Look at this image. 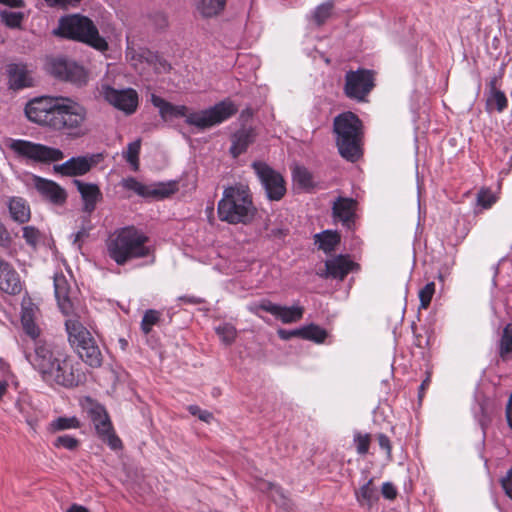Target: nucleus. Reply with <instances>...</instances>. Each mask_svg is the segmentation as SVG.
I'll use <instances>...</instances> for the list:
<instances>
[{"instance_id": "473e14b6", "label": "nucleus", "mask_w": 512, "mask_h": 512, "mask_svg": "<svg viewBox=\"0 0 512 512\" xmlns=\"http://www.w3.org/2000/svg\"><path fill=\"white\" fill-rule=\"evenodd\" d=\"M141 149V140L137 139L127 145V149L122 152L123 158L130 164L134 171L139 169V154Z\"/></svg>"}, {"instance_id": "09e8293b", "label": "nucleus", "mask_w": 512, "mask_h": 512, "mask_svg": "<svg viewBox=\"0 0 512 512\" xmlns=\"http://www.w3.org/2000/svg\"><path fill=\"white\" fill-rule=\"evenodd\" d=\"M174 191L175 188L172 185L159 184L155 188H150V196L164 198L174 193Z\"/></svg>"}, {"instance_id": "b1692460", "label": "nucleus", "mask_w": 512, "mask_h": 512, "mask_svg": "<svg viewBox=\"0 0 512 512\" xmlns=\"http://www.w3.org/2000/svg\"><path fill=\"white\" fill-rule=\"evenodd\" d=\"M7 75L10 88L14 90L32 86V78L27 66L23 63H12L7 67Z\"/></svg>"}, {"instance_id": "39448f33", "label": "nucleus", "mask_w": 512, "mask_h": 512, "mask_svg": "<svg viewBox=\"0 0 512 512\" xmlns=\"http://www.w3.org/2000/svg\"><path fill=\"white\" fill-rule=\"evenodd\" d=\"M336 146L342 158L356 162L362 156V122L352 112L337 115L333 121Z\"/></svg>"}, {"instance_id": "f03ea898", "label": "nucleus", "mask_w": 512, "mask_h": 512, "mask_svg": "<svg viewBox=\"0 0 512 512\" xmlns=\"http://www.w3.org/2000/svg\"><path fill=\"white\" fill-rule=\"evenodd\" d=\"M25 114L31 122L72 139L88 132L87 109L68 97H36L26 104Z\"/></svg>"}, {"instance_id": "052dcab7", "label": "nucleus", "mask_w": 512, "mask_h": 512, "mask_svg": "<svg viewBox=\"0 0 512 512\" xmlns=\"http://www.w3.org/2000/svg\"><path fill=\"white\" fill-rule=\"evenodd\" d=\"M66 512H89L87 508L82 505L73 504Z\"/></svg>"}, {"instance_id": "ea45409f", "label": "nucleus", "mask_w": 512, "mask_h": 512, "mask_svg": "<svg viewBox=\"0 0 512 512\" xmlns=\"http://www.w3.org/2000/svg\"><path fill=\"white\" fill-rule=\"evenodd\" d=\"M510 353H512V323L505 327L500 345V355L502 358Z\"/></svg>"}, {"instance_id": "4be33fe9", "label": "nucleus", "mask_w": 512, "mask_h": 512, "mask_svg": "<svg viewBox=\"0 0 512 512\" xmlns=\"http://www.w3.org/2000/svg\"><path fill=\"white\" fill-rule=\"evenodd\" d=\"M0 290L15 295L21 291L18 273L12 266L0 257Z\"/></svg>"}, {"instance_id": "5fc2aeb1", "label": "nucleus", "mask_w": 512, "mask_h": 512, "mask_svg": "<svg viewBox=\"0 0 512 512\" xmlns=\"http://www.w3.org/2000/svg\"><path fill=\"white\" fill-rule=\"evenodd\" d=\"M81 0H45V2L49 6H59V7H75L80 3Z\"/></svg>"}, {"instance_id": "e2e57ef3", "label": "nucleus", "mask_w": 512, "mask_h": 512, "mask_svg": "<svg viewBox=\"0 0 512 512\" xmlns=\"http://www.w3.org/2000/svg\"><path fill=\"white\" fill-rule=\"evenodd\" d=\"M180 300L183 302H186V303H190V304H197L200 302V300L197 299L196 297H187V296L180 297Z\"/></svg>"}, {"instance_id": "774afa93", "label": "nucleus", "mask_w": 512, "mask_h": 512, "mask_svg": "<svg viewBox=\"0 0 512 512\" xmlns=\"http://www.w3.org/2000/svg\"><path fill=\"white\" fill-rule=\"evenodd\" d=\"M479 201H480V202H483V200H482V196H481V195L479 196Z\"/></svg>"}, {"instance_id": "5701e85b", "label": "nucleus", "mask_w": 512, "mask_h": 512, "mask_svg": "<svg viewBox=\"0 0 512 512\" xmlns=\"http://www.w3.org/2000/svg\"><path fill=\"white\" fill-rule=\"evenodd\" d=\"M78 192L83 201L84 212L90 214L96 208V204L102 198V193L99 187L93 183H85L81 180H74Z\"/></svg>"}, {"instance_id": "6e6552de", "label": "nucleus", "mask_w": 512, "mask_h": 512, "mask_svg": "<svg viewBox=\"0 0 512 512\" xmlns=\"http://www.w3.org/2000/svg\"><path fill=\"white\" fill-rule=\"evenodd\" d=\"M65 326L69 343L78 356L90 367H100L102 353L89 330L74 318L67 319Z\"/></svg>"}, {"instance_id": "20e7f679", "label": "nucleus", "mask_w": 512, "mask_h": 512, "mask_svg": "<svg viewBox=\"0 0 512 512\" xmlns=\"http://www.w3.org/2000/svg\"><path fill=\"white\" fill-rule=\"evenodd\" d=\"M108 256L118 265L145 258L152 254L149 238L134 226L120 228L107 240Z\"/></svg>"}, {"instance_id": "4468645a", "label": "nucleus", "mask_w": 512, "mask_h": 512, "mask_svg": "<svg viewBox=\"0 0 512 512\" xmlns=\"http://www.w3.org/2000/svg\"><path fill=\"white\" fill-rule=\"evenodd\" d=\"M50 72L57 78L77 85L86 82V73L82 66L65 58L53 59L50 63Z\"/></svg>"}, {"instance_id": "8fccbe9b", "label": "nucleus", "mask_w": 512, "mask_h": 512, "mask_svg": "<svg viewBox=\"0 0 512 512\" xmlns=\"http://www.w3.org/2000/svg\"><path fill=\"white\" fill-rule=\"evenodd\" d=\"M501 487L504 493L512 500V466L507 470L506 474L501 478Z\"/></svg>"}, {"instance_id": "f3484780", "label": "nucleus", "mask_w": 512, "mask_h": 512, "mask_svg": "<svg viewBox=\"0 0 512 512\" xmlns=\"http://www.w3.org/2000/svg\"><path fill=\"white\" fill-rule=\"evenodd\" d=\"M258 308L270 313L275 319L284 324L296 323L304 315V307L299 303H295L292 306H284L269 300H263L258 304Z\"/></svg>"}, {"instance_id": "6e6d98bb", "label": "nucleus", "mask_w": 512, "mask_h": 512, "mask_svg": "<svg viewBox=\"0 0 512 512\" xmlns=\"http://www.w3.org/2000/svg\"><path fill=\"white\" fill-rule=\"evenodd\" d=\"M10 242V236L5 226L0 223V245L6 246Z\"/></svg>"}, {"instance_id": "1a4fd4ad", "label": "nucleus", "mask_w": 512, "mask_h": 512, "mask_svg": "<svg viewBox=\"0 0 512 512\" xmlns=\"http://www.w3.org/2000/svg\"><path fill=\"white\" fill-rule=\"evenodd\" d=\"M9 148L20 157L35 162L50 163L62 160L64 153L58 149L31 141L14 139L11 140Z\"/></svg>"}, {"instance_id": "3c124183", "label": "nucleus", "mask_w": 512, "mask_h": 512, "mask_svg": "<svg viewBox=\"0 0 512 512\" xmlns=\"http://www.w3.org/2000/svg\"><path fill=\"white\" fill-rule=\"evenodd\" d=\"M381 493L385 499L394 500L397 496V489L391 482H384Z\"/></svg>"}, {"instance_id": "c03bdc74", "label": "nucleus", "mask_w": 512, "mask_h": 512, "mask_svg": "<svg viewBox=\"0 0 512 512\" xmlns=\"http://www.w3.org/2000/svg\"><path fill=\"white\" fill-rule=\"evenodd\" d=\"M354 443L356 445V451L359 455H365L368 453L370 445L369 434L356 433L354 435Z\"/></svg>"}, {"instance_id": "a18cd8bd", "label": "nucleus", "mask_w": 512, "mask_h": 512, "mask_svg": "<svg viewBox=\"0 0 512 512\" xmlns=\"http://www.w3.org/2000/svg\"><path fill=\"white\" fill-rule=\"evenodd\" d=\"M474 416L484 434L485 428L490 422V416L483 404H478V406L474 409Z\"/></svg>"}, {"instance_id": "79ce46f5", "label": "nucleus", "mask_w": 512, "mask_h": 512, "mask_svg": "<svg viewBox=\"0 0 512 512\" xmlns=\"http://www.w3.org/2000/svg\"><path fill=\"white\" fill-rule=\"evenodd\" d=\"M53 445L56 448H64L73 451L79 446V440L70 435H61L54 440Z\"/></svg>"}, {"instance_id": "a19ab883", "label": "nucleus", "mask_w": 512, "mask_h": 512, "mask_svg": "<svg viewBox=\"0 0 512 512\" xmlns=\"http://www.w3.org/2000/svg\"><path fill=\"white\" fill-rule=\"evenodd\" d=\"M489 105L495 106L498 112H502L507 106V98L504 92L492 89L491 95L487 100Z\"/></svg>"}, {"instance_id": "c85d7f7f", "label": "nucleus", "mask_w": 512, "mask_h": 512, "mask_svg": "<svg viewBox=\"0 0 512 512\" xmlns=\"http://www.w3.org/2000/svg\"><path fill=\"white\" fill-rule=\"evenodd\" d=\"M227 0H195V7L199 14L205 18H210L221 13Z\"/></svg>"}, {"instance_id": "7ed1b4c3", "label": "nucleus", "mask_w": 512, "mask_h": 512, "mask_svg": "<svg viewBox=\"0 0 512 512\" xmlns=\"http://www.w3.org/2000/svg\"><path fill=\"white\" fill-rule=\"evenodd\" d=\"M152 104L159 109L163 118L186 117V123L199 129H207L221 124L237 112V106L230 100H223L209 109L187 114V107L184 105L175 106L163 98L152 94Z\"/></svg>"}, {"instance_id": "de8ad7c7", "label": "nucleus", "mask_w": 512, "mask_h": 512, "mask_svg": "<svg viewBox=\"0 0 512 512\" xmlns=\"http://www.w3.org/2000/svg\"><path fill=\"white\" fill-rule=\"evenodd\" d=\"M188 411L191 415L198 417L199 420L205 423H211L214 419V416L208 410H203L197 405L188 406Z\"/></svg>"}, {"instance_id": "2f4dec72", "label": "nucleus", "mask_w": 512, "mask_h": 512, "mask_svg": "<svg viewBox=\"0 0 512 512\" xmlns=\"http://www.w3.org/2000/svg\"><path fill=\"white\" fill-rule=\"evenodd\" d=\"M327 337V331L316 324H309L301 327V339L310 340L315 343H323Z\"/></svg>"}, {"instance_id": "0eeeda50", "label": "nucleus", "mask_w": 512, "mask_h": 512, "mask_svg": "<svg viewBox=\"0 0 512 512\" xmlns=\"http://www.w3.org/2000/svg\"><path fill=\"white\" fill-rule=\"evenodd\" d=\"M55 33L86 43L99 51H105L108 48L106 40L99 35L92 20L79 14L61 18Z\"/></svg>"}, {"instance_id": "6ab92c4d", "label": "nucleus", "mask_w": 512, "mask_h": 512, "mask_svg": "<svg viewBox=\"0 0 512 512\" xmlns=\"http://www.w3.org/2000/svg\"><path fill=\"white\" fill-rule=\"evenodd\" d=\"M32 183L41 196L50 203L61 206L67 200V193L64 188L52 180L32 175Z\"/></svg>"}, {"instance_id": "e433bc0d", "label": "nucleus", "mask_w": 512, "mask_h": 512, "mask_svg": "<svg viewBox=\"0 0 512 512\" xmlns=\"http://www.w3.org/2000/svg\"><path fill=\"white\" fill-rule=\"evenodd\" d=\"M215 331L221 341L226 345L231 344L236 337V329L229 323H222L218 325L215 327Z\"/></svg>"}, {"instance_id": "393cba45", "label": "nucleus", "mask_w": 512, "mask_h": 512, "mask_svg": "<svg viewBox=\"0 0 512 512\" xmlns=\"http://www.w3.org/2000/svg\"><path fill=\"white\" fill-rule=\"evenodd\" d=\"M54 292L62 313L69 314L72 311L73 304L70 298V287L65 276L55 275Z\"/></svg>"}, {"instance_id": "bf43d9fd", "label": "nucleus", "mask_w": 512, "mask_h": 512, "mask_svg": "<svg viewBox=\"0 0 512 512\" xmlns=\"http://www.w3.org/2000/svg\"><path fill=\"white\" fill-rule=\"evenodd\" d=\"M507 422L512 429V394L510 395L507 407H506Z\"/></svg>"}, {"instance_id": "9b49d317", "label": "nucleus", "mask_w": 512, "mask_h": 512, "mask_svg": "<svg viewBox=\"0 0 512 512\" xmlns=\"http://www.w3.org/2000/svg\"><path fill=\"white\" fill-rule=\"evenodd\" d=\"M99 95L114 108L126 115L133 114L138 107L139 97L133 88L116 89L102 81L98 86Z\"/></svg>"}, {"instance_id": "c9c22d12", "label": "nucleus", "mask_w": 512, "mask_h": 512, "mask_svg": "<svg viewBox=\"0 0 512 512\" xmlns=\"http://www.w3.org/2000/svg\"><path fill=\"white\" fill-rule=\"evenodd\" d=\"M122 186L127 190L134 191L136 194H138L140 196H143V197L150 196V187L142 184L141 182H139L137 179H135L133 177L123 179Z\"/></svg>"}, {"instance_id": "a878e982", "label": "nucleus", "mask_w": 512, "mask_h": 512, "mask_svg": "<svg viewBox=\"0 0 512 512\" xmlns=\"http://www.w3.org/2000/svg\"><path fill=\"white\" fill-rule=\"evenodd\" d=\"M7 206L10 216L15 222L24 224L30 220V207L24 198L17 196L10 197Z\"/></svg>"}, {"instance_id": "aec40b11", "label": "nucleus", "mask_w": 512, "mask_h": 512, "mask_svg": "<svg viewBox=\"0 0 512 512\" xmlns=\"http://www.w3.org/2000/svg\"><path fill=\"white\" fill-rule=\"evenodd\" d=\"M326 270L320 276L327 278L343 280L353 269L356 264L350 259L348 255H337L325 262Z\"/></svg>"}, {"instance_id": "ddd939ff", "label": "nucleus", "mask_w": 512, "mask_h": 512, "mask_svg": "<svg viewBox=\"0 0 512 512\" xmlns=\"http://www.w3.org/2000/svg\"><path fill=\"white\" fill-rule=\"evenodd\" d=\"M91 420L98 436L113 450L120 449L122 442L114 433L109 416L104 407L97 405L90 410Z\"/></svg>"}, {"instance_id": "58836bf2", "label": "nucleus", "mask_w": 512, "mask_h": 512, "mask_svg": "<svg viewBox=\"0 0 512 512\" xmlns=\"http://www.w3.org/2000/svg\"><path fill=\"white\" fill-rule=\"evenodd\" d=\"M160 318V313L156 310H147L141 321V329L145 334H148L152 327L157 324Z\"/></svg>"}, {"instance_id": "7c9ffc66", "label": "nucleus", "mask_w": 512, "mask_h": 512, "mask_svg": "<svg viewBox=\"0 0 512 512\" xmlns=\"http://www.w3.org/2000/svg\"><path fill=\"white\" fill-rule=\"evenodd\" d=\"M250 142L251 133L244 128L238 130L232 137V145L230 147V152L233 157H237L243 153Z\"/></svg>"}, {"instance_id": "69168bd1", "label": "nucleus", "mask_w": 512, "mask_h": 512, "mask_svg": "<svg viewBox=\"0 0 512 512\" xmlns=\"http://www.w3.org/2000/svg\"><path fill=\"white\" fill-rule=\"evenodd\" d=\"M429 383V379L427 378L426 380H424L421 385H420V390H424L426 385Z\"/></svg>"}, {"instance_id": "dca6fc26", "label": "nucleus", "mask_w": 512, "mask_h": 512, "mask_svg": "<svg viewBox=\"0 0 512 512\" xmlns=\"http://www.w3.org/2000/svg\"><path fill=\"white\" fill-rule=\"evenodd\" d=\"M100 159V154L72 157L62 164L54 165L53 169L55 173L63 176H81L97 165Z\"/></svg>"}, {"instance_id": "72a5a7b5", "label": "nucleus", "mask_w": 512, "mask_h": 512, "mask_svg": "<svg viewBox=\"0 0 512 512\" xmlns=\"http://www.w3.org/2000/svg\"><path fill=\"white\" fill-rule=\"evenodd\" d=\"M80 427V421L75 417H58L49 424L51 432H58Z\"/></svg>"}, {"instance_id": "412c9836", "label": "nucleus", "mask_w": 512, "mask_h": 512, "mask_svg": "<svg viewBox=\"0 0 512 512\" xmlns=\"http://www.w3.org/2000/svg\"><path fill=\"white\" fill-rule=\"evenodd\" d=\"M257 487L258 492L261 491L267 493L272 501L283 512H291L293 504L280 486L258 478Z\"/></svg>"}, {"instance_id": "bb28decb", "label": "nucleus", "mask_w": 512, "mask_h": 512, "mask_svg": "<svg viewBox=\"0 0 512 512\" xmlns=\"http://www.w3.org/2000/svg\"><path fill=\"white\" fill-rule=\"evenodd\" d=\"M293 183L303 191H311L315 187L313 173L305 166L296 165L292 170Z\"/></svg>"}, {"instance_id": "4d7b16f0", "label": "nucleus", "mask_w": 512, "mask_h": 512, "mask_svg": "<svg viewBox=\"0 0 512 512\" xmlns=\"http://www.w3.org/2000/svg\"><path fill=\"white\" fill-rule=\"evenodd\" d=\"M156 25L158 28H164L167 26V18L163 13H157L155 15Z\"/></svg>"}, {"instance_id": "9d476101", "label": "nucleus", "mask_w": 512, "mask_h": 512, "mask_svg": "<svg viewBox=\"0 0 512 512\" xmlns=\"http://www.w3.org/2000/svg\"><path fill=\"white\" fill-rule=\"evenodd\" d=\"M374 85V75L371 70H350L345 74L343 91L345 96L353 101L366 102Z\"/></svg>"}, {"instance_id": "f8f14e48", "label": "nucleus", "mask_w": 512, "mask_h": 512, "mask_svg": "<svg viewBox=\"0 0 512 512\" xmlns=\"http://www.w3.org/2000/svg\"><path fill=\"white\" fill-rule=\"evenodd\" d=\"M258 179L260 180L266 197L269 201H279L286 193V186L283 176L267 166L258 162Z\"/></svg>"}, {"instance_id": "f257e3e1", "label": "nucleus", "mask_w": 512, "mask_h": 512, "mask_svg": "<svg viewBox=\"0 0 512 512\" xmlns=\"http://www.w3.org/2000/svg\"><path fill=\"white\" fill-rule=\"evenodd\" d=\"M21 323L24 335L19 346L31 366L49 385L74 387L83 380V374L75 367L70 356L62 350L38 340L40 329L32 318V309L23 308Z\"/></svg>"}, {"instance_id": "680f3d73", "label": "nucleus", "mask_w": 512, "mask_h": 512, "mask_svg": "<svg viewBox=\"0 0 512 512\" xmlns=\"http://www.w3.org/2000/svg\"><path fill=\"white\" fill-rule=\"evenodd\" d=\"M87 236V232L83 229V230H80L78 231L75 235H74V240H73V243L74 244H77L83 237H86Z\"/></svg>"}, {"instance_id": "13d9d810", "label": "nucleus", "mask_w": 512, "mask_h": 512, "mask_svg": "<svg viewBox=\"0 0 512 512\" xmlns=\"http://www.w3.org/2000/svg\"><path fill=\"white\" fill-rule=\"evenodd\" d=\"M0 3L8 5L10 7L21 8L24 6L23 0H0Z\"/></svg>"}, {"instance_id": "0e129e2a", "label": "nucleus", "mask_w": 512, "mask_h": 512, "mask_svg": "<svg viewBox=\"0 0 512 512\" xmlns=\"http://www.w3.org/2000/svg\"><path fill=\"white\" fill-rule=\"evenodd\" d=\"M7 388H8L7 382L6 381H0V399L6 393Z\"/></svg>"}, {"instance_id": "2eb2a0df", "label": "nucleus", "mask_w": 512, "mask_h": 512, "mask_svg": "<svg viewBox=\"0 0 512 512\" xmlns=\"http://www.w3.org/2000/svg\"><path fill=\"white\" fill-rule=\"evenodd\" d=\"M50 72L57 78L77 85L86 82V73L82 66L65 58L53 59L50 63Z\"/></svg>"}, {"instance_id": "338daca9", "label": "nucleus", "mask_w": 512, "mask_h": 512, "mask_svg": "<svg viewBox=\"0 0 512 512\" xmlns=\"http://www.w3.org/2000/svg\"><path fill=\"white\" fill-rule=\"evenodd\" d=\"M251 167H252L254 170H256V161H253V162L251 163Z\"/></svg>"}, {"instance_id": "c756f323", "label": "nucleus", "mask_w": 512, "mask_h": 512, "mask_svg": "<svg viewBox=\"0 0 512 512\" xmlns=\"http://www.w3.org/2000/svg\"><path fill=\"white\" fill-rule=\"evenodd\" d=\"M339 242L340 236L336 231L325 230L315 235V243L325 253L333 251Z\"/></svg>"}, {"instance_id": "864d4df0", "label": "nucleus", "mask_w": 512, "mask_h": 512, "mask_svg": "<svg viewBox=\"0 0 512 512\" xmlns=\"http://www.w3.org/2000/svg\"><path fill=\"white\" fill-rule=\"evenodd\" d=\"M377 438L380 448L386 452L388 458H391L392 447L388 436L380 433Z\"/></svg>"}, {"instance_id": "603ef678", "label": "nucleus", "mask_w": 512, "mask_h": 512, "mask_svg": "<svg viewBox=\"0 0 512 512\" xmlns=\"http://www.w3.org/2000/svg\"><path fill=\"white\" fill-rule=\"evenodd\" d=\"M278 336L282 340H289L293 337L301 338V327L295 329H278Z\"/></svg>"}, {"instance_id": "cd10ccee", "label": "nucleus", "mask_w": 512, "mask_h": 512, "mask_svg": "<svg viewBox=\"0 0 512 512\" xmlns=\"http://www.w3.org/2000/svg\"><path fill=\"white\" fill-rule=\"evenodd\" d=\"M373 480L369 479L364 483L356 492V500L360 506H365L368 509L378 501L379 495L377 489L372 485Z\"/></svg>"}, {"instance_id": "f704fd0d", "label": "nucleus", "mask_w": 512, "mask_h": 512, "mask_svg": "<svg viewBox=\"0 0 512 512\" xmlns=\"http://www.w3.org/2000/svg\"><path fill=\"white\" fill-rule=\"evenodd\" d=\"M333 4L331 2H325L317 7L311 13V19L313 22L320 26L322 25L331 15Z\"/></svg>"}, {"instance_id": "a211bd4d", "label": "nucleus", "mask_w": 512, "mask_h": 512, "mask_svg": "<svg viewBox=\"0 0 512 512\" xmlns=\"http://www.w3.org/2000/svg\"><path fill=\"white\" fill-rule=\"evenodd\" d=\"M357 201L349 197H337L332 204V217L334 222L351 230L356 219Z\"/></svg>"}, {"instance_id": "423d86ee", "label": "nucleus", "mask_w": 512, "mask_h": 512, "mask_svg": "<svg viewBox=\"0 0 512 512\" xmlns=\"http://www.w3.org/2000/svg\"><path fill=\"white\" fill-rule=\"evenodd\" d=\"M252 212L253 197L247 185L236 184L224 189L217 206L221 221L229 224H245L252 218Z\"/></svg>"}, {"instance_id": "49530a36", "label": "nucleus", "mask_w": 512, "mask_h": 512, "mask_svg": "<svg viewBox=\"0 0 512 512\" xmlns=\"http://www.w3.org/2000/svg\"><path fill=\"white\" fill-rule=\"evenodd\" d=\"M23 238L28 245L35 247L39 242L40 232L34 226H25L23 227Z\"/></svg>"}, {"instance_id": "4c0bfd02", "label": "nucleus", "mask_w": 512, "mask_h": 512, "mask_svg": "<svg viewBox=\"0 0 512 512\" xmlns=\"http://www.w3.org/2000/svg\"><path fill=\"white\" fill-rule=\"evenodd\" d=\"M1 21L9 28H19L23 21L22 12L2 11L0 13Z\"/></svg>"}, {"instance_id": "37998d69", "label": "nucleus", "mask_w": 512, "mask_h": 512, "mask_svg": "<svg viewBox=\"0 0 512 512\" xmlns=\"http://www.w3.org/2000/svg\"><path fill=\"white\" fill-rule=\"evenodd\" d=\"M435 293V283L429 282L419 291L420 306L427 308Z\"/></svg>"}]
</instances>
